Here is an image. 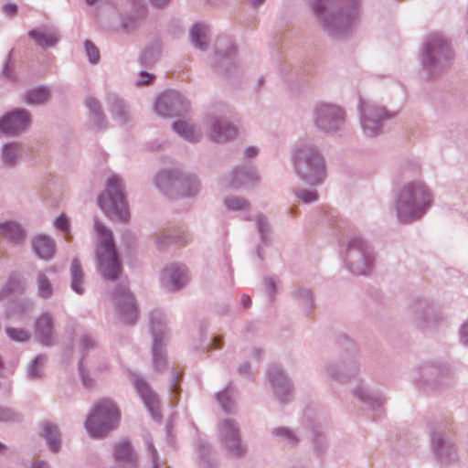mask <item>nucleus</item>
<instances>
[{
	"label": "nucleus",
	"instance_id": "obj_30",
	"mask_svg": "<svg viewBox=\"0 0 468 468\" xmlns=\"http://www.w3.org/2000/svg\"><path fill=\"white\" fill-rule=\"evenodd\" d=\"M299 197L305 203L313 202L316 199V194L312 191H303L299 194Z\"/></svg>",
	"mask_w": 468,
	"mask_h": 468
},
{
	"label": "nucleus",
	"instance_id": "obj_43",
	"mask_svg": "<svg viewBox=\"0 0 468 468\" xmlns=\"http://www.w3.org/2000/svg\"><path fill=\"white\" fill-rule=\"evenodd\" d=\"M463 334L468 336V324L464 325L463 327ZM468 343V339L466 340Z\"/></svg>",
	"mask_w": 468,
	"mask_h": 468
},
{
	"label": "nucleus",
	"instance_id": "obj_33",
	"mask_svg": "<svg viewBox=\"0 0 468 468\" xmlns=\"http://www.w3.org/2000/svg\"><path fill=\"white\" fill-rule=\"evenodd\" d=\"M12 414L8 410L0 409V420H11Z\"/></svg>",
	"mask_w": 468,
	"mask_h": 468
},
{
	"label": "nucleus",
	"instance_id": "obj_40",
	"mask_svg": "<svg viewBox=\"0 0 468 468\" xmlns=\"http://www.w3.org/2000/svg\"><path fill=\"white\" fill-rule=\"evenodd\" d=\"M258 227H259V230L261 232H263V219L262 218H259L258 220Z\"/></svg>",
	"mask_w": 468,
	"mask_h": 468
},
{
	"label": "nucleus",
	"instance_id": "obj_48",
	"mask_svg": "<svg viewBox=\"0 0 468 468\" xmlns=\"http://www.w3.org/2000/svg\"><path fill=\"white\" fill-rule=\"evenodd\" d=\"M31 375H32L33 377H37V375L35 373V371H34V370H32V371H31Z\"/></svg>",
	"mask_w": 468,
	"mask_h": 468
},
{
	"label": "nucleus",
	"instance_id": "obj_28",
	"mask_svg": "<svg viewBox=\"0 0 468 468\" xmlns=\"http://www.w3.org/2000/svg\"><path fill=\"white\" fill-rule=\"evenodd\" d=\"M226 204L229 208L235 209V210L242 209V208L246 207V206H247V202L245 200H242L239 198L229 199V200H227Z\"/></svg>",
	"mask_w": 468,
	"mask_h": 468
},
{
	"label": "nucleus",
	"instance_id": "obj_32",
	"mask_svg": "<svg viewBox=\"0 0 468 468\" xmlns=\"http://www.w3.org/2000/svg\"><path fill=\"white\" fill-rule=\"evenodd\" d=\"M153 80V76L148 74V73H145V72H143L141 73L140 75V80H139V83L140 84H149Z\"/></svg>",
	"mask_w": 468,
	"mask_h": 468
},
{
	"label": "nucleus",
	"instance_id": "obj_51",
	"mask_svg": "<svg viewBox=\"0 0 468 468\" xmlns=\"http://www.w3.org/2000/svg\"><path fill=\"white\" fill-rule=\"evenodd\" d=\"M154 363H157V355L154 354Z\"/></svg>",
	"mask_w": 468,
	"mask_h": 468
},
{
	"label": "nucleus",
	"instance_id": "obj_18",
	"mask_svg": "<svg viewBox=\"0 0 468 468\" xmlns=\"http://www.w3.org/2000/svg\"><path fill=\"white\" fill-rule=\"evenodd\" d=\"M114 456L118 462L133 463L135 460L132 447L127 441H122L116 445Z\"/></svg>",
	"mask_w": 468,
	"mask_h": 468
},
{
	"label": "nucleus",
	"instance_id": "obj_4",
	"mask_svg": "<svg viewBox=\"0 0 468 468\" xmlns=\"http://www.w3.org/2000/svg\"><path fill=\"white\" fill-rule=\"evenodd\" d=\"M295 169L312 184L320 182L324 174V165L321 156L313 150H301L295 155Z\"/></svg>",
	"mask_w": 468,
	"mask_h": 468
},
{
	"label": "nucleus",
	"instance_id": "obj_6",
	"mask_svg": "<svg viewBox=\"0 0 468 468\" xmlns=\"http://www.w3.org/2000/svg\"><path fill=\"white\" fill-rule=\"evenodd\" d=\"M343 111L335 105H321L316 112V122L324 130L331 131L336 128V121L343 120Z\"/></svg>",
	"mask_w": 468,
	"mask_h": 468
},
{
	"label": "nucleus",
	"instance_id": "obj_31",
	"mask_svg": "<svg viewBox=\"0 0 468 468\" xmlns=\"http://www.w3.org/2000/svg\"><path fill=\"white\" fill-rule=\"evenodd\" d=\"M87 105L88 107L93 112H97L100 109V106H99V103L96 100L94 99H88L87 100Z\"/></svg>",
	"mask_w": 468,
	"mask_h": 468
},
{
	"label": "nucleus",
	"instance_id": "obj_20",
	"mask_svg": "<svg viewBox=\"0 0 468 468\" xmlns=\"http://www.w3.org/2000/svg\"><path fill=\"white\" fill-rule=\"evenodd\" d=\"M174 130L190 142L196 141L197 139L194 128L185 121H178L175 122Z\"/></svg>",
	"mask_w": 468,
	"mask_h": 468
},
{
	"label": "nucleus",
	"instance_id": "obj_47",
	"mask_svg": "<svg viewBox=\"0 0 468 468\" xmlns=\"http://www.w3.org/2000/svg\"><path fill=\"white\" fill-rule=\"evenodd\" d=\"M224 396H225V394H224V393H220V394L218 395V400H219L220 402L222 401V399H223Z\"/></svg>",
	"mask_w": 468,
	"mask_h": 468
},
{
	"label": "nucleus",
	"instance_id": "obj_36",
	"mask_svg": "<svg viewBox=\"0 0 468 468\" xmlns=\"http://www.w3.org/2000/svg\"><path fill=\"white\" fill-rule=\"evenodd\" d=\"M81 346H83V348L88 347V346H93V342L88 336H84L81 339Z\"/></svg>",
	"mask_w": 468,
	"mask_h": 468
},
{
	"label": "nucleus",
	"instance_id": "obj_3",
	"mask_svg": "<svg viewBox=\"0 0 468 468\" xmlns=\"http://www.w3.org/2000/svg\"><path fill=\"white\" fill-rule=\"evenodd\" d=\"M99 205L111 218L125 221L129 218L127 204L122 193V183L117 176H111L105 191L99 197Z\"/></svg>",
	"mask_w": 468,
	"mask_h": 468
},
{
	"label": "nucleus",
	"instance_id": "obj_17",
	"mask_svg": "<svg viewBox=\"0 0 468 468\" xmlns=\"http://www.w3.org/2000/svg\"><path fill=\"white\" fill-rule=\"evenodd\" d=\"M71 273V288L77 293H82L83 288L81 284L83 283V271L80 268V262L78 260H74L71 263L70 268Z\"/></svg>",
	"mask_w": 468,
	"mask_h": 468
},
{
	"label": "nucleus",
	"instance_id": "obj_45",
	"mask_svg": "<svg viewBox=\"0 0 468 468\" xmlns=\"http://www.w3.org/2000/svg\"><path fill=\"white\" fill-rule=\"evenodd\" d=\"M80 371H81V374H82L83 382L85 383V385H88V383H87V381H86V378H85V376H84V373H83L82 367H80Z\"/></svg>",
	"mask_w": 468,
	"mask_h": 468
},
{
	"label": "nucleus",
	"instance_id": "obj_21",
	"mask_svg": "<svg viewBox=\"0 0 468 468\" xmlns=\"http://www.w3.org/2000/svg\"><path fill=\"white\" fill-rule=\"evenodd\" d=\"M206 36H207V27L204 25H196L193 27L191 30V37L193 43L198 47L199 48H204L206 47Z\"/></svg>",
	"mask_w": 468,
	"mask_h": 468
},
{
	"label": "nucleus",
	"instance_id": "obj_8",
	"mask_svg": "<svg viewBox=\"0 0 468 468\" xmlns=\"http://www.w3.org/2000/svg\"><path fill=\"white\" fill-rule=\"evenodd\" d=\"M114 300L123 321L127 324H133L137 319V309L133 296L127 290H122L114 294Z\"/></svg>",
	"mask_w": 468,
	"mask_h": 468
},
{
	"label": "nucleus",
	"instance_id": "obj_25",
	"mask_svg": "<svg viewBox=\"0 0 468 468\" xmlns=\"http://www.w3.org/2000/svg\"><path fill=\"white\" fill-rule=\"evenodd\" d=\"M8 336L15 341H26L29 338V334L22 329L7 328Z\"/></svg>",
	"mask_w": 468,
	"mask_h": 468
},
{
	"label": "nucleus",
	"instance_id": "obj_37",
	"mask_svg": "<svg viewBox=\"0 0 468 468\" xmlns=\"http://www.w3.org/2000/svg\"><path fill=\"white\" fill-rule=\"evenodd\" d=\"M276 433H277V434H284V435L288 436V438H290V439L293 440L292 435V434H291V432H290L288 430H286V429H283V428H282V429H278V430L276 431Z\"/></svg>",
	"mask_w": 468,
	"mask_h": 468
},
{
	"label": "nucleus",
	"instance_id": "obj_15",
	"mask_svg": "<svg viewBox=\"0 0 468 468\" xmlns=\"http://www.w3.org/2000/svg\"><path fill=\"white\" fill-rule=\"evenodd\" d=\"M165 278L168 279L172 289H178L183 286L186 281V274L184 270L177 267H171L165 271Z\"/></svg>",
	"mask_w": 468,
	"mask_h": 468
},
{
	"label": "nucleus",
	"instance_id": "obj_2",
	"mask_svg": "<svg viewBox=\"0 0 468 468\" xmlns=\"http://www.w3.org/2000/svg\"><path fill=\"white\" fill-rule=\"evenodd\" d=\"M121 418L120 411L110 399L96 402L85 423L89 434L93 438H101L114 429Z\"/></svg>",
	"mask_w": 468,
	"mask_h": 468
},
{
	"label": "nucleus",
	"instance_id": "obj_12",
	"mask_svg": "<svg viewBox=\"0 0 468 468\" xmlns=\"http://www.w3.org/2000/svg\"><path fill=\"white\" fill-rule=\"evenodd\" d=\"M41 435L48 441V447L51 451L56 452L59 450V432L56 425L49 422L42 423Z\"/></svg>",
	"mask_w": 468,
	"mask_h": 468
},
{
	"label": "nucleus",
	"instance_id": "obj_49",
	"mask_svg": "<svg viewBox=\"0 0 468 468\" xmlns=\"http://www.w3.org/2000/svg\"><path fill=\"white\" fill-rule=\"evenodd\" d=\"M38 362H39V358H37V359L35 360V366H37V365L38 364Z\"/></svg>",
	"mask_w": 468,
	"mask_h": 468
},
{
	"label": "nucleus",
	"instance_id": "obj_27",
	"mask_svg": "<svg viewBox=\"0 0 468 468\" xmlns=\"http://www.w3.org/2000/svg\"><path fill=\"white\" fill-rule=\"evenodd\" d=\"M363 128L365 132L367 133L369 135H374L379 129V122L378 121H375L373 119H365L363 120Z\"/></svg>",
	"mask_w": 468,
	"mask_h": 468
},
{
	"label": "nucleus",
	"instance_id": "obj_14",
	"mask_svg": "<svg viewBox=\"0 0 468 468\" xmlns=\"http://www.w3.org/2000/svg\"><path fill=\"white\" fill-rule=\"evenodd\" d=\"M237 134V130L230 127L226 123H216L212 129L210 137L217 143H224L228 140L234 138Z\"/></svg>",
	"mask_w": 468,
	"mask_h": 468
},
{
	"label": "nucleus",
	"instance_id": "obj_10",
	"mask_svg": "<svg viewBox=\"0 0 468 468\" xmlns=\"http://www.w3.org/2000/svg\"><path fill=\"white\" fill-rule=\"evenodd\" d=\"M36 335L44 345H50L53 339L52 319L48 314L38 317L36 323Z\"/></svg>",
	"mask_w": 468,
	"mask_h": 468
},
{
	"label": "nucleus",
	"instance_id": "obj_38",
	"mask_svg": "<svg viewBox=\"0 0 468 468\" xmlns=\"http://www.w3.org/2000/svg\"><path fill=\"white\" fill-rule=\"evenodd\" d=\"M257 149L254 148V147H249L247 150H246V154L248 157H251V156H254L257 154Z\"/></svg>",
	"mask_w": 468,
	"mask_h": 468
},
{
	"label": "nucleus",
	"instance_id": "obj_1",
	"mask_svg": "<svg viewBox=\"0 0 468 468\" xmlns=\"http://www.w3.org/2000/svg\"><path fill=\"white\" fill-rule=\"evenodd\" d=\"M94 227L99 236V244L96 252L99 270L105 279L114 280L121 273V265L112 232L99 221H95Z\"/></svg>",
	"mask_w": 468,
	"mask_h": 468
},
{
	"label": "nucleus",
	"instance_id": "obj_24",
	"mask_svg": "<svg viewBox=\"0 0 468 468\" xmlns=\"http://www.w3.org/2000/svg\"><path fill=\"white\" fill-rule=\"evenodd\" d=\"M55 226L58 229L65 232V239L69 241L71 239L69 231V224L67 217L61 214L55 221Z\"/></svg>",
	"mask_w": 468,
	"mask_h": 468
},
{
	"label": "nucleus",
	"instance_id": "obj_13",
	"mask_svg": "<svg viewBox=\"0 0 468 468\" xmlns=\"http://www.w3.org/2000/svg\"><path fill=\"white\" fill-rule=\"evenodd\" d=\"M28 35L37 45L42 48L53 46L58 41L56 34L46 29H34L29 31Z\"/></svg>",
	"mask_w": 468,
	"mask_h": 468
},
{
	"label": "nucleus",
	"instance_id": "obj_9",
	"mask_svg": "<svg viewBox=\"0 0 468 468\" xmlns=\"http://www.w3.org/2000/svg\"><path fill=\"white\" fill-rule=\"evenodd\" d=\"M134 385L153 417L156 420L160 419L159 400L156 394L151 390L143 379H136Z\"/></svg>",
	"mask_w": 468,
	"mask_h": 468
},
{
	"label": "nucleus",
	"instance_id": "obj_44",
	"mask_svg": "<svg viewBox=\"0 0 468 468\" xmlns=\"http://www.w3.org/2000/svg\"><path fill=\"white\" fill-rule=\"evenodd\" d=\"M162 102H163L162 100H159L157 101V103H156V111L160 112V107L162 105Z\"/></svg>",
	"mask_w": 468,
	"mask_h": 468
},
{
	"label": "nucleus",
	"instance_id": "obj_16",
	"mask_svg": "<svg viewBox=\"0 0 468 468\" xmlns=\"http://www.w3.org/2000/svg\"><path fill=\"white\" fill-rule=\"evenodd\" d=\"M0 235L15 242L21 240L24 237L20 226L13 222H6L0 225Z\"/></svg>",
	"mask_w": 468,
	"mask_h": 468
},
{
	"label": "nucleus",
	"instance_id": "obj_23",
	"mask_svg": "<svg viewBox=\"0 0 468 468\" xmlns=\"http://www.w3.org/2000/svg\"><path fill=\"white\" fill-rule=\"evenodd\" d=\"M18 154V146L16 144H8L5 146L3 156L4 161L8 164L12 165L15 163L16 158Z\"/></svg>",
	"mask_w": 468,
	"mask_h": 468
},
{
	"label": "nucleus",
	"instance_id": "obj_42",
	"mask_svg": "<svg viewBox=\"0 0 468 468\" xmlns=\"http://www.w3.org/2000/svg\"><path fill=\"white\" fill-rule=\"evenodd\" d=\"M219 342H220L219 338H215V340H214L215 348H219L221 346Z\"/></svg>",
	"mask_w": 468,
	"mask_h": 468
},
{
	"label": "nucleus",
	"instance_id": "obj_5",
	"mask_svg": "<svg viewBox=\"0 0 468 468\" xmlns=\"http://www.w3.org/2000/svg\"><path fill=\"white\" fill-rule=\"evenodd\" d=\"M430 202V194L421 183L410 185L400 194L399 209L401 212L407 207H416L421 214Z\"/></svg>",
	"mask_w": 468,
	"mask_h": 468
},
{
	"label": "nucleus",
	"instance_id": "obj_22",
	"mask_svg": "<svg viewBox=\"0 0 468 468\" xmlns=\"http://www.w3.org/2000/svg\"><path fill=\"white\" fill-rule=\"evenodd\" d=\"M37 283H38V292L40 296L42 297H48L52 292L51 284L49 283L47 277L40 273L37 277Z\"/></svg>",
	"mask_w": 468,
	"mask_h": 468
},
{
	"label": "nucleus",
	"instance_id": "obj_7",
	"mask_svg": "<svg viewBox=\"0 0 468 468\" xmlns=\"http://www.w3.org/2000/svg\"><path fill=\"white\" fill-rule=\"evenodd\" d=\"M30 123V119L27 112L16 111L0 121V130L8 134H15L24 131Z\"/></svg>",
	"mask_w": 468,
	"mask_h": 468
},
{
	"label": "nucleus",
	"instance_id": "obj_39",
	"mask_svg": "<svg viewBox=\"0 0 468 468\" xmlns=\"http://www.w3.org/2000/svg\"><path fill=\"white\" fill-rule=\"evenodd\" d=\"M155 5L162 6L168 3L169 0H151Z\"/></svg>",
	"mask_w": 468,
	"mask_h": 468
},
{
	"label": "nucleus",
	"instance_id": "obj_29",
	"mask_svg": "<svg viewBox=\"0 0 468 468\" xmlns=\"http://www.w3.org/2000/svg\"><path fill=\"white\" fill-rule=\"evenodd\" d=\"M223 429L226 433L229 432L232 441H236L238 440V431L230 421L224 422Z\"/></svg>",
	"mask_w": 468,
	"mask_h": 468
},
{
	"label": "nucleus",
	"instance_id": "obj_52",
	"mask_svg": "<svg viewBox=\"0 0 468 468\" xmlns=\"http://www.w3.org/2000/svg\"><path fill=\"white\" fill-rule=\"evenodd\" d=\"M263 0H255L257 4H261Z\"/></svg>",
	"mask_w": 468,
	"mask_h": 468
},
{
	"label": "nucleus",
	"instance_id": "obj_50",
	"mask_svg": "<svg viewBox=\"0 0 468 468\" xmlns=\"http://www.w3.org/2000/svg\"><path fill=\"white\" fill-rule=\"evenodd\" d=\"M96 1H97V0H87V2H89V3H90V4H92V3L96 2Z\"/></svg>",
	"mask_w": 468,
	"mask_h": 468
},
{
	"label": "nucleus",
	"instance_id": "obj_11",
	"mask_svg": "<svg viewBox=\"0 0 468 468\" xmlns=\"http://www.w3.org/2000/svg\"><path fill=\"white\" fill-rule=\"evenodd\" d=\"M33 249L39 258L48 260L55 253V243L53 239L46 235H39L33 241Z\"/></svg>",
	"mask_w": 468,
	"mask_h": 468
},
{
	"label": "nucleus",
	"instance_id": "obj_26",
	"mask_svg": "<svg viewBox=\"0 0 468 468\" xmlns=\"http://www.w3.org/2000/svg\"><path fill=\"white\" fill-rule=\"evenodd\" d=\"M86 53L91 63H97L100 59L99 49L89 40L85 42Z\"/></svg>",
	"mask_w": 468,
	"mask_h": 468
},
{
	"label": "nucleus",
	"instance_id": "obj_35",
	"mask_svg": "<svg viewBox=\"0 0 468 468\" xmlns=\"http://www.w3.org/2000/svg\"><path fill=\"white\" fill-rule=\"evenodd\" d=\"M241 303L244 307H249L251 304V299L249 295H242Z\"/></svg>",
	"mask_w": 468,
	"mask_h": 468
},
{
	"label": "nucleus",
	"instance_id": "obj_46",
	"mask_svg": "<svg viewBox=\"0 0 468 468\" xmlns=\"http://www.w3.org/2000/svg\"><path fill=\"white\" fill-rule=\"evenodd\" d=\"M5 449V446L0 442V452H3Z\"/></svg>",
	"mask_w": 468,
	"mask_h": 468
},
{
	"label": "nucleus",
	"instance_id": "obj_34",
	"mask_svg": "<svg viewBox=\"0 0 468 468\" xmlns=\"http://www.w3.org/2000/svg\"><path fill=\"white\" fill-rule=\"evenodd\" d=\"M16 5H6L5 6V11L8 14V15H14L16 12Z\"/></svg>",
	"mask_w": 468,
	"mask_h": 468
},
{
	"label": "nucleus",
	"instance_id": "obj_19",
	"mask_svg": "<svg viewBox=\"0 0 468 468\" xmlns=\"http://www.w3.org/2000/svg\"><path fill=\"white\" fill-rule=\"evenodd\" d=\"M48 97L49 92L46 88H37L26 94V101L29 104H40L45 102Z\"/></svg>",
	"mask_w": 468,
	"mask_h": 468
},
{
	"label": "nucleus",
	"instance_id": "obj_41",
	"mask_svg": "<svg viewBox=\"0 0 468 468\" xmlns=\"http://www.w3.org/2000/svg\"><path fill=\"white\" fill-rule=\"evenodd\" d=\"M33 468H48L47 464L44 463H37L34 465Z\"/></svg>",
	"mask_w": 468,
	"mask_h": 468
}]
</instances>
